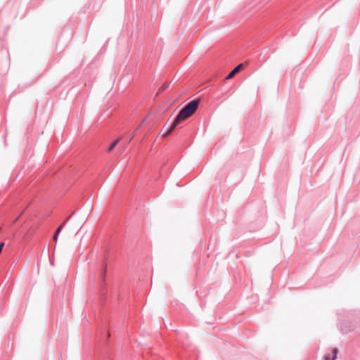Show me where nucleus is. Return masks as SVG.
<instances>
[{
	"instance_id": "2",
	"label": "nucleus",
	"mask_w": 360,
	"mask_h": 360,
	"mask_svg": "<svg viewBox=\"0 0 360 360\" xmlns=\"http://www.w3.org/2000/svg\"><path fill=\"white\" fill-rule=\"evenodd\" d=\"M243 67V64H239L237 65L226 77V79H229L232 77H233Z\"/></svg>"
},
{
	"instance_id": "9",
	"label": "nucleus",
	"mask_w": 360,
	"mask_h": 360,
	"mask_svg": "<svg viewBox=\"0 0 360 360\" xmlns=\"http://www.w3.org/2000/svg\"><path fill=\"white\" fill-rule=\"evenodd\" d=\"M323 360H329V356H323Z\"/></svg>"
},
{
	"instance_id": "5",
	"label": "nucleus",
	"mask_w": 360,
	"mask_h": 360,
	"mask_svg": "<svg viewBox=\"0 0 360 360\" xmlns=\"http://www.w3.org/2000/svg\"><path fill=\"white\" fill-rule=\"evenodd\" d=\"M69 219H70V217H69L68 218H67V219L65 220V221L62 225H60V226L56 229V232H55V233H56V234H59V233H60V231H61V230H62V229H63V226H64L65 223V222H66Z\"/></svg>"
},
{
	"instance_id": "4",
	"label": "nucleus",
	"mask_w": 360,
	"mask_h": 360,
	"mask_svg": "<svg viewBox=\"0 0 360 360\" xmlns=\"http://www.w3.org/2000/svg\"><path fill=\"white\" fill-rule=\"evenodd\" d=\"M337 354H338V349L336 348H334L332 349V360H335L337 359Z\"/></svg>"
},
{
	"instance_id": "7",
	"label": "nucleus",
	"mask_w": 360,
	"mask_h": 360,
	"mask_svg": "<svg viewBox=\"0 0 360 360\" xmlns=\"http://www.w3.org/2000/svg\"><path fill=\"white\" fill-rule=\"evenodd\" d=\"M106 271V264L104 265L103 270L102 271V277L104 278Z\"/></svg>"
},
{
	"instance_id": "3",
	"label": "nucleus",
	"mask_w": 360,
	"mask_h": 360,
	"mask_svg": "<svg viewBox=\"0 0 360 360\" xmlns=\"http://www.w3.org/2000/svg\"><path fill=\"white\" fill-rule=\"evenodd\" d=\"M120 141V139H117L115 141H114L110 145V146H109V148L108 149V152H111L117 146V145L119 143Z\"/></svg>"
},
{
	"instance_id": "6",
	"label": "nucleus",
	"mask_w": 360,
	"mask_h": 360,
	"mask_svg": "<svg viewBox=\"0 0 360 360\" xmlns=\"http://www.w3.org/2000/svg\"><path fill=\"white\" fill-rule=\"evenodd\" d=\"M169 86V84L165 83L162 85V86L160 89V91H165L166 90Z\"/></svg>"
},
{
	"instance_id": "1",
	"label": "nucleus",
	"mask_w": 360,
	"mask_h": 360,
	"mask_svg": "<svg viewBox=\"0 0 360 360\" xmlns=\"http://www.w3.org/2000/svg\"><path fill=\"white\" fill-rule=\"evenodd\" d=\"M199 103V99L193 100L187 103L182 109H181L168 129L165 133L162 134V136L167 137L173 131V130L177 127L180 122L191 117L197 110Z\"/></svg>"
},
{
	"instance_id": "10",
	"label": "nucleus",
	"mask_w": 360,
	"mask_h": 360,
	"mask_svg": "<svg viewBox=\"0 0 360 360\" xmlns=\"http://www.w3.org/2000/svg\"><path fill=\"white\" fill-rule=\"evenodd\" d=\"M135 135H136V133H135V132H134V133H133V134H132V135H131V137H130V139H129V141H131V139L135 136Z\"/></svg>"
},
{
	"instance_id": "8",
	"label": "nucleus",
	"mask_w": 360,
	"mask_h": 360,
	"mask_svg": "<svg viewBox=\"0 0 360 360\" xmlns=\"http://www.w3.org/2000/svg\"><path fill=\"white\" fill-rule=\"evenodd\" d=\"M58 235L59 234H56V233H54V236H53V240L57 241Z\"/></svg>"
}]
</instances>
